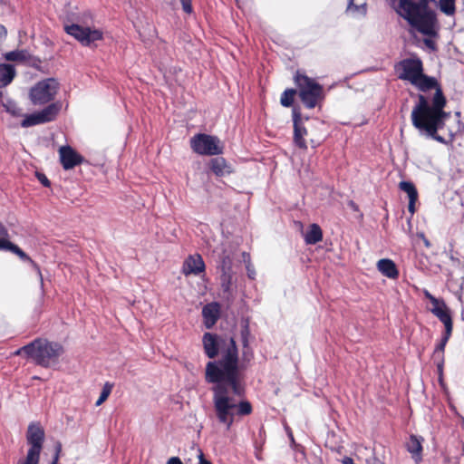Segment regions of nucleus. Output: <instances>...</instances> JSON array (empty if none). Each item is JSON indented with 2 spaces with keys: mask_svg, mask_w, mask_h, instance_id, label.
I'll use <instances>...</instances> for the list:
<instances>
[{
  "mask_svg": "<svg viewBox=\"0 0 464 464\" xmlns=\"http://www.w3.org/2000/svg\"><path fill=\"white\" fill-rule=\"evenodd\" d=\"M289 437L293 440V434L289 432Z\"/></svg>",
  "mask_w": 464,
  "mask_h": 464,
  "instance_id": "obj_50",
  "label": "nucleus"
},
{
  "mask_svg": "<svg viewBox=\"0 0 464 464\" xmlns=\"http://www.w3.org/2000/svg\"><path fill=\"white\" fill-rule=\"evenodd\" d=\"M441 323L445 326V334L443 336H447L450 339V337L451 335V332H452V320H451V318H450Z\"/></svg>",
  "mask_w": 464,
  "mask_h": 464,
  "instance_id": "obj_34",
  "label": "nucleus"
},
{
  "mask_svg": "<svg viewBox=\"0 0 464 464\" xmlns=\"http://www.w3.org/2000/svg\"><path fill=\"white\" fill-rule=\"evenodd\" d=\"M209 167L212 172L218 177H223L231 172L224 158L212 159L209 162Z\"/></svg>",
  "mask_w": 464,
  "mask_h": 464,
  "instance_id": "obj_20",
  "label": "nucleus"
},
{
  "mask_svg": "<svg viewBox=\"0 0 464 464\" xmlns=\"http://www.w3.org/2000/svg\"><path fill=\"white\" fill-rule=\"evenodd\" d=\"M246 271H247L248 277L251 278V279H254L255 276H256V271H255L254 267L251 266L250 263H248L246 265Z\"/></svg>",
  "mask_w": 464,
  "mask_h": 464,
  "instance_id": "obj_42",
  "label": "nucleus"
},
{
  "mask_svg": "<svg viewBox=\"0 0 464 464\" xmlns=\"http://www.w3.org/2000/svg\"><path fill=\"white\" fill-rule=\"evenodd\" d=\"M22 353L33 359L35 363L43 367H49L57 362L59 357L63 353V348L58 343L49 342L45 339H36L15 351L14 354L18 355Z\"/></svg>",
  "mask_w": 464,
  "mask_h": 464,
  "instance_id": "obj_4",
  "label": "nucleus"
},
{
  "mask_svg": "<svg viewBox=\"0 0 464 464\" xmlns=\"http://www.w3.org/2000/svg\"><path fill=\"white\" fill-rule=\"evenodd\" d=\"M198 464H211L210 461L205 459L201 450H198Z\"/></svg>",
  "mask_w": 464,
  "mask_h": 464,
  "instance_id": "obj_40",
  "label": "nucleus"
},
{
  "mask_svg": "<svg viewBox=\"0 0 464 464\" xmlns=\"http://www.w3.org/2000/svg\"><path fill=\"white\" fill-rule=\"evenodd\" d=\"M295 91L293 89L285 90L280 98V102L284 107H290L294 102Z\"/></svg>",
  "mask_w": 464,
  "mask_h": 464,
  "instance_id": "obj_30",
  "label": "nucleus"
},
{
  "mask_svg": "<svg viewBox=\"0 0 464 464\" xmlns=\"http://www.w3.org/2000/svg\"><path fill=\"white\" fill-rule=\"evenodd\" d=\"M62 109V102H55L44 107L43 110L39 111V114L43 123L53 121L56 119Z\"/></svg>",
  "mask_w": 464,
  "mask_h": 464,
  "instance_id": "obj_18",
  "label": "nucleus"
},
{
  "mask_svg": "<svg viewBox=\"0 0 464 464\" xmlns=\"http://www.w3.org/2000/svg\"><path fill=\"white\" fill-rule=\"evenodd\" d=\"M375 464H384V463H382L381 461H377Z\"/></svg>",
  "mask_w": 464,
  "mask_h": 464,
  "instance_id": "obj_51",
  "label": "nucleus"
},
{
  "mask_svg": "<svg viewBox=\"0 0 464 464\" xmlns=\"http://www.w3.org/2000/svg\"><path fill=\"white\" fill-rule=\"evenodd\" d=\"M0 249L11 251L17 255L22 260L30 262L35 268L37 275L40 277L41 285L43 286L44 280L39 266L21 248L7 239L5 242H0Z\"/></svg>",
  "mask_w": 464,
  "mask_h": 464,
  "instance_id": "obj_15",
  "label": "nucleus"
},
{
  "mask_svg": "<svg viewBox=\"0 0 464 464\" xmlns=\"http://www.w3.org/2000/svg\"><path fill=\"white\" fill-rule=\"evenodd\" d=\"M440 9L447 15H452L455 13V0H439Z\"/></svg>",
  "mask_w": 464,
  "mask_h": 464,
  "instance_id": "obj_28",
  "label": "nucleus"
},
{
  "mask_svg": "<svg viewBox=\"0 0 464 464\" xmlns=\"http://www.w3.org/2000/svg\"><path fill=\"white\" fill-rule=\"evenodd\" d=\"M6 111L14 116H21L22 110L13 102H8L5 105Z\"/></svg>",
  "mask_w": 464,
  "mask_h": 464,
  "instance_id": "obj_32",
  "label": "nucleus"
},
{
  "mask_svg": "<svg viewBox=\"0 0 464 464\" xmlns=\"http://www.w3.org/2000/svg\"><path fill=\"white\" fill-rule=\"evenodd\" d=\"M430 0H386L392 10L414 30L427 36L425 45L436 50L434 39L439 37L440 25L434 10L429 6Z\"/></svg>",
  "mask_w": 464,
  "mask_h": 464,
  "instance_id": "obj_2",
  "label": "nucleus"
},
{
  "mask_svg": "<svg viewBox=\"0 0 464 464\" xmlns=\"http://www.w3.org/2000/svg\"><path fill=\"white\" fill-rule=\"evenodd\" d=\"M6 36V29L4 25L0 24V42H2Z\"/></svg>",
  "mask_w": 464,
  "mask_h": 464,
  "instance_id": "obj_46",
  "label": "nucleus"
},
{
  "mask_svg": "<svg viewBox=\"0 0 464 464\" xmlns=\"http://www.w3.org/2000/svg\"><path fill=\"white\" fill-rule=\"evenodd\" d=\"M294 142L295 144L305 150L307 148L304 137L307 134L306 129L302 125L300 115L294 111Z\"/></svg>",
  "mask_w": 464,
  "mask_h": 464,
  "instance_id": "obj_14",
  "label": "nucleus"
},
{
  "mask_svg": "<svg viewBox=\"0 0 464 464\" xmlns=\"http://www.w3.org/2000/svg\"><path fill=\"white\" fill-rule=\"evenodd\" d=\"M220 307L218 303L206 304L202 309V315L206 328L210 329L214 326L219 317Z\"/></svg>",
  "mask_w": 464,
  "mask_h": 464,
  "instance_id": "obj_16",
  "label": "nucleus"
},
{
  "mask_svg": "<svg viewBox=\"0 0 464 464\" xmlns=\"http://www.w3.org/2000/svg\"><path fill=\"white\" fill-rule=\"evenodd\" d=\"M26 440L30 446L26 456L40 459L44 440V430L39 423L32 422L29 424L26 432Z\"/></svg>",
  "mask_w": 464,
  "mask_h": 464,
  "instance_id": "obj_9",
  "label": "nucleus"
},
{
  "mask_svg": "<svg viewBox=\"0 0 464 464\" xmlns=\"http://www.w3.org/2000/svg\"><path fill=\"white\" fill-rule=\"evenodd\" d=\"M448 341H449V338H448L447 336H443V337L441 338V340H440V343H442L443 344H445V345H446V343H448Z\"/></svg>",
  "mask_w": 464,
  "mask_h": 464,
  "instance_id": "obj_49",
  "label": "nucleus"
},
{
  "mask_svg": "<svg viewBox=\"0 0 464 464\" xmlns=\"http://www.w3.org/2000/svg\"><path fill=\"white\" fill-rule=\"evenodd\" d=\"M397 71L400 79L411 83L422 73V63L419 58L405 59L397 65Z\"/></svg>",
  "mask_w": 464,
  "mask_h": 464,
  "instance_id": "obj_10",
  "label": "nucleus"
},
{
  "mask_svg": "<svg viewBox=\"0 0 464 464\" xmlns=\"http://www.w3.org/2000/svg\"><path fill=\"white\" fill-rule=\"evenodd\" d=\"M61 450H62V445H61V443H57L55 446V455L53 457L52 464H58Z\"/></svg>",
  "mask_w": 464,
  "mask_h": 464,
  "instance_id": "obj_39",
  "label": "nucleus"
},
{
  "mask_svg": "<svg viewBox=\"0 0 464 464\" xmlns=\"http://www.w3.org/2000/svg\"><path fill=\"white\" fill-rule=\"evenodd\" d=\"M15 75V70L11 64H0V88L8 85Z\"/></svg>",
  "mask_w": 464,
  "mask_h": 464,
  "instance_id": "obj_23",
  "label": "nucleus"
},
{
  "mask_svg": "<svg viewBox=\"0 0 464 464\" xmlns=\"http://www.w3.org/2000/svg\"><path fill=\"white\" fill-rule=\"evenodd\" d=\"M243 356H244L245 359L250 360V358L252 357V353H248L247 351H244L243 352Z\"/></svg>",
  "mask_w": 464,
  "mask_h": 464,
  "instance_id": "obj_48",
  "label": "nucleus"
},
{
  "mask_svg": "<svg viewBox=\"0 0 464 464\" xmlns=\"http://www.w3.org/2000/svg\"><path fill=\"white\" fill-rule=\"evenodd\" d=\"M417 201V199H410L409 200V206H408V209L409 211L411 213V214H414L415 212V202Z\"/></svg>",
  "mask_w": 464,
  "mask_h": 464,
  "instance_id": "obj_45",
  "label": "nucleus"
},
{
  "mask_svg": "<svg viewBox=\"0 0 464 464\" xmlns=\"http://www.w3.org/2000/svg\"><path fill=\"white\" fill-rule=\"evenodd\" d=\"M39 124H44V123L41 120V117H40V114L38 111L24 115V120L21 122V126L24 128H28V127L35 126V125H39Z\"/></svg>",
  "mask_w": 464,
  "mask_h": 464,
  "instance_id": "obj_26",
  "label": "nucleus"
},
{
  "mask_svg": "<svg viewBox=\"0 0 464 464\" xmlns=\"http://www.w3.org/2000/svg\"><path fill=\"white\" fill-rule=\"evenodd\" d=\"M295 83L299 88V96L307 108H314L323 100V87L314 79L306 75L297 74L295 76Z\"/></svg>",
  "mask_w": 464,
  "mask_h": 464,
  "instance_id": "obj_5",
  "label": "nucleus"
},
{
  "mask_svg": "<svg viewBox=\"0 0 464 464\" xmlns=\"http://www.w3.org/2000/svg\"><path fill=\"white\" fill-rule=\"evenodd\" d=\"M232 265H233V254L231 251L226 249L222 250L218 254V268L221 272V286L224 291L228 292L232 285Z\"/></svg>",
  "mask_w": 464,
  "mask_h": 464,
  "instance_id": "obj_11",
  "label": "nucleus"
},
{
  "mask_svg": "<svg viewBox=\"0 0 464 464\" xmlns=\"http://www.w3.org/2000/svg\"><path fill=\"white\" fill-rule=\"evenodd\" d=\"M112 387L113 385L110 382H106L103 385L100 397L95 403L96 406L102 405L108 399L111 392Z\"/></svg>",
  "mask_w": 464,
  "mask_h": 464,
  "instance_id": "obj_31",
  "label": "nucleus"
},
{
  "mask_svg": "<svg viewBox=\"0 0 464 464\" xmlns=\"http://www.w3.org/2000/svg\"><path fill=\"white\" fill-rule=\"evenodd\" d=\"M445 344H443L442 343H440L436 348H435V351H434V355L435 356H440V354L443 353L444 352V349H445Z\"/></svg>",
  "mask_w": 464,
  "mask_h": 464,
  "instance_id": "obj_41",
  "label": "nucleus"
},
{
  "mask_svg": "<svg viewBox=\"0 0 464 464\" xmlns=\"http://www.w3.org/2000/svg\"><path fill=\"white\" fill-rule=\"evenodd\" d=\"M205 270V263L199 255L189 256L183 263L182 273L185 276L198 275Z\"/></svg>",
  "mask_w": 464,
  "mask_h": 464,
  "instance_id": "obj_13",
  "label": "nucleus"
},
{
  "mask_svg": "<svg viewBox=\"0 0 464 464\" xmlns=\"http://www.w3.org/2000/svg\"><path fill=\"white\" fill-rule=\"evenodd\" d=\"M399 188L401 190L405 192L410 199H418V192L412 182L410 181H401L399 184Z\"/></svg>",
  "mask_w": 464,
  "mask_h": 464,
  "instance_id": "obj_27",
  "label": "nucleus"
},
{
  "mask_svg": "<svg viewBox=\"0 0 464 464\" xmlns=\"http://www.w3.org/2000/svg\"><path fill=\"white\" fill-rule=\"evenodd\" d=\"M343 464H353V460L352 458L346 457L343 459Z\"/></svg>",
  "mask_w": 464,
  "mask_h": 464,
  "instance_id": "obj_47",
  "label": "nucleus"
},
{
  "mask_svg": "<svg viewBox=\"0 0 464 464\" xmlns=\"http://www.w3.org/2000/svg\"><path fill=\"white\" fill-rule=\"evenodd\" d=\"M412 85L416 86L421 92H427L431 89H441L438 86V82L435 78L424 75L423 72L419 76L416 81L411 82Z\"/></svg>",
  "mask_w": 464,
  "mask_h": 464,
  "instance_id": "obj_19",
  "label": "nucleus"
},
{
  "mask_svg": "<svg viewBox=\"0 0 464 464\" xmlns=\"http://www.w3.org/2000/svg\"><path fill=\"white\" fill-rule=\"evenodd\" d=\"M346 12L354 15L365 16L367 14V0H348Z\"/></svg>",
  "mask_w": 464,
  "mask_h": 464,
  "instance_id": "obj_24",
  "label": "nucleus"
},
{
  "mask_svg": "<svg viewBox=\"0 0 464 464\" xmlns=\"http://www.w3.org/2000/svg\"><path fill=\"white\" fill-rule=\"evenodd\" d=\"M7 61H24L27 58V53L24 50H14L5 54Z\"/></svg>",
  "mask_w": 464,
  "mask_h": 464,
  "instance_id": "obj_29",
  "label": "nucleus"
},
{
  "mask_svg": "<svg viewBox=\"0 0 464 464\" xmlns=\"http://www.w3.org/2000/svg\"><path fill=\"white\" fill-rule=\"evenodd\" d=\"M59 90V82L54 78H47L31 88L29 97L33 104L44 105L53 101Z\"/></svg>",
  "mask_w": 464,
  "mask_h": 464,
  "instance_id": "obj_6",
  "label": "nucleus"
},
{
  "mask_svg": "<svg viewBox=\"0 0 464 464\" xmlns=\"http://www.w3.org/2000/svg\"><path fill=\"white\" fill-rule=\"evenodd\" d=\"M202 344L210 361L206 365V381L215 383L212 388L213 407L218 420L229 430L235 416H246L252 412L249 401H242V366L239 365L238 351L233 337L205 333Z\"/></svg>",
  "mask_w": 464,
  "mask_h": 464,
  "instance_id": "obj_1",
  "label": "nucleus"
},
{
  "mask_svg": "<svg viewBox=\"0 0 464 464\" xmlns=\"http://www.w3.org/2000/svg\"><path fill=\"white\" fill-rule=\"evenodd\" d=\"M423 294L425 297L430 301V303H438V298L433 296L428 290H423Z\"/></svg>",
  "mask_w": 464,
  "mask_h": 464,
  "instance_id": "obj_43",
  "label": "nucleus"
},
{
  "mask_svg": "<svg viewBox=\"0 0 464 464\" xmlns=\"http://www.w3.org/2000/svg\"><path fill=\"white\" fill-rule=\"evenodd\" d=\"M59 157L61 164L65 170L72 169L83 161L82 156L71 146H62L59 149Z\"/></svg>",
  "mask_w": 464,
  "mask_h": 464,
  "instance_id": "obj_12",
  "label": "nucleus"
},
{
  "mask_svg": "<svg viewBox=\"0 0 464 464\" xmlns=\"http://www.w3.org/2000/svg\"><path fill=\"white\" fill-rule=\"evenodd\" d=\"M323 238V232L317 224H312L304 234V241L308 245H314Z\"/></svg>",
  "mask_w": 464,
  "mask_h": 464,
  "instance_id": "obj_22",
  "label": "nucleus"
},
{
  "mask_svg": "<svg viewBox=\"0 0 464 464\" xmlns=\"http://www.w3.org/2000/svg\"><path fill=\"white\" fill-rule=\"evenodd\" d=\"M192 150L199 155H218L223 151V146L218 138L208 134H197L190 140Z\"/></svg>",
  "mask_w": 464,
  "mask_h": 464,
  "instance_id": "obj_7",
  "label": "nucleus"
},
{
  "mask_svg": "<svg viewBox=\"0 0 464 464\" xmlns=\"http://www.w3.org/2000/svg\"><path fill=\"white\" fill-rule=\"evenodd\" d=\"M36 177L38 179V180L44 186V187H49L50 186V181L49 179H47V177L43 174V173H36Z\"/></svg>",
  "mask_w": 464,
  "mask_h": 464,
  "instance_id": "obj_38",
  "label": "nucleus"
},
{
  "mask_svg": "<svg viewBox=\"0 0 464 464\" xmlns=\"http://www.w3.org/2000/svg\"><path fill=\"white\" fill-rule=\"evenodd\" d=\"M431 313L437 316L440 322L451 318L449 309L443 300L438 299V303H431Z\"/></svg>",
  "mask_w": 464,
  "mask_h": 464,
  "instance_id": "obj_25",
  "label": "nucleus"
},
{
  "mask_svg": "<svg viewBox=\"0 0 464 464\" xmlns=\"http://www.w3.org/2000/svg\"><path fill=\"white\" fill-rule=\"evenodd\" d=\"M241 337H242V343L244 348H246L248 346V329L246 327L241 332Z\"/></svg>",
  "mask_w": 464,
  "mask_h": 464,
  "instance_id": "obj_37",
  "label": "nucleus"
},
{
  "mask_svg": "<svg viewBox=\"0 0 464 464\" xmlns=\"http://www.w3.org/2000/svg\"><path fill=\"white\" fill-rule=\"evenodd\" d=\"M184 12L190 14L192 13L191 0H179Z\"/></svg>",
  "mask_w": 464,
  "mask_h": 464,
  "instance_id": "obj_35",
  "label": "nucleus"
},
{
  "mask_svg": "<svg viewBox=\"0 0 464 464\" xmlns=\"http://www.w3.org/2000/svg\"><path fill=\"white\" fill-rule=\"evenodd\" d=\"M408 451L412 455V458L419 461L420 459L422 446L421 439L417 436L411 435L406 444Z\"/></svg>",
  "mask_w": 464,
  "mask_h": 464,
  "instance_id": "obj_21",
  "label": "nucleus"
},
{
  "mask_svg": "<svg viewBox=\"0 0 464 464\" xmlns=\"http://www.w3.org/2000/svg\"><path fill=\"white\" fill-rule=\"evenodd\" d=\"M376 267L383 276L389 279L395 280L399 276V270L397 266L392 259H380L376 264Z\"/></svg>",
  "mask_w": 464,
  "mask_h": 464,
  "instance_id": "obj_17",
  "label": "nucleus"
},
{
  "mask_svg": "<svg viewBox=\"0 0 464 464\" xmlns=\"http://www.w3.org/2000/svg\"><path fill=\"white\" fill-rule=\"evenodd\" d=\"M167 464H183L179 457H171L168 459Z\"/></svg>",
  "mask_w": 464,
  "mask_h": 464,
  "instance_id": "obj_44",
  "label": "nucleus"
},
{
  "mask_svg": "<svg viewBox=\"0 0 464 464\" xmlns=\"http://www.w3.org/2000/svg\"><path fill=\"white\" fill-rule=\"evenodd\" d=\"M446 99L440 89L435 92L431 103L422 94L418 97V102L411 111L412 125L421 135L431 138L440 143H446L443 137L437 131L443 128L450 113L444 111Z\"/></svg>",
  "mask_w": 464,
  "mask_h": 464,
  "instance_id": "obj_3",
  "label": "nucleus"
},
{
  "mask_svg": "<svg viewBox=\"0 0 464 464\" xmlns=\"http://www.w3.org/2000/svg\"><path fill=\"white\" fill-rule=\"evenodd\" d=\"M375 464H384V463H382L381 461H377Z\"/></svg>",
  "mask_w": 464,
  "mask_h": 464,
  "instance_id": "obj_52",
  "label": "nucleus"
},
{
  "mask_svg": "<svg viewBox=\"0 0 464 464\" xmlns=\"http://www.w3.org/2000/svg\"><path fill=\"white\" fill-rule=\"evenodd\" d=\"M65 32L74 37L82 45H91L92 43L102 39V32L98 29L83 27L78 24H64Z\"/></svg>",
  "mask_w": 464,
  "mask_h": 464,
  "instance_id": "obj_8",
  "label": "nucleus"
},
{
  "mask_svg": "<svg viewBox=\"0 0 464 464\" xmlns=\"http://www.w3.org/2000/svg\"><path fill=\"white\" fill-rule=\"evenodd\" d=\"M8 239V231L0 222V242H5Z\"/></svg>",
  "mask_w": 464,
  "mask_h": 464,
  "instance_id": "obj_36",
  "label": "nucleus"
},
{
  "mask_svg": "<svg viewBox=\"0 0 464 464\" xmlns=\"http://www.w3.org/2000/svg\"><path fill=\"white\" fill-rule=\"evenodd\" d=\"M40 459L25 456L24 458H22L18 459L16 464H39Z\"/></svg>",
  "mask_w": 464,
  "mask_h": 464,
  "instance_id": "obj_33",
  "label": "nucleus"
}]
</instances>
